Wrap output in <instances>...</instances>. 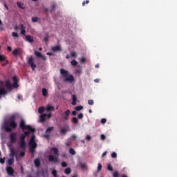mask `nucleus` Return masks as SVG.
<instances>
[{
  "label": "nucleus",
  "instance_id": "f257e3e1",
  "mask_svg": "<svg viewBox=\"0 0 177 177\" xmlns=\"http://www.w3.org/2000/svg\"><path fill=\"white\" fill-rule=\"evenodd\" d=\"M12 129L17 128V123L16 122V115H12L9 119L4 122V129L6 132H12Z\"/></svg>",
  "mask_w": 177,
  "mask_h": 177
},
{
  "label": "nucleus",
  "instance_id": "f03ea898",
  "mask_svg": "<svg viewBox=\"0 0 177 177\" xmlns=\"http://www.w3.org/2000/svg\"><path fill=\"white\" fill-rule=\"evenodd\" d=\"M19 128H21L22 131H27L24 132V135L27 138L30 133L35 132V129L31 127L30 125H26L24 120H21L19 122Z\"/></svg>",
  "mask_w": 177,
  "mask_h": 177
},
{
  "label": "nucleus",
  "instance_id": "7ed1b4c3",
  "mask_svg": "<svg viewBox=\"0 0 177 177\" xmlns=\"http://www.w3.org/2000/svg\"><path fill=\"white\" fill-rule=\"evenodd\" d=\"M13 84L10 83V80H6L5 82V86L7 89V91H12V88H19V80L17 79V77L14 76L12 77Z\"/></svg>",
  "mask_w": 177,
  "mask_h": 177
},
{
  "label": "nucleus",
  "instance_id": "20e7f679",
  "mask_svg": "<svg viewBox=\"0 0 177 177\" xmlns=\"http://www.w3.org/2000/svg\"><path fill=\"white\" fill-rule=\"evenodd\" d=\"M60 74H62V77L65 78V82H70L71 84L75 81L74 76H73V75H69L68 72L66 69H60Z\"/></svg>",
  "mask_w": 177,
  "mask_h": 177
},
{
  "label": "nucleus",
  "instance_id": "39448f33",
  "mask_svg": "<svg viewBox=\"0 0 177 177\" xmlns=\"http://www.w3.org/2000/svg\"><path fill=\"white\" fill-rule=\"evenodd\" d=\"M29 150L32 154H34L35 153V149L38 147V144L35 142V136H32L30 141H29Z\"/></svg>",
  "mask_w": 177,
  "mask_h": 177
},
{
  "label": "nucleus",
  "instance_id": "423d86ee",
  "mask_svg": "<svg viewBox=\"0 0 177 177\" xmlns=\"http://www.w3.org/2000/svg\"><path fill=\"white\" fill-rule=\"evenodd\" d=\"M26 138L24 134H21L19 136V147L22 150H26Z\"/></svg>",
  "mask_w": 177,
  "mask_h": 177
},
{
  "label": "nucleus",
  "instance_id": "0eeeda50",
  "mask_svg": "<svg viewBox=\"0 0 177 177\" xmlns=\"http://www.w3.org/2000/svg\"><path fill=\"white\" fill-rule=\"evenodd\" d=\"M70 114H71V111L70 109L66 110L64 113H62L61 118L63 121H68L70 118Z\"/></svg>",
  "mask_w": 177,
  "mask_h": 177
},
{
  "label": "nucleus",
  "instance_id": "6e6552de",
  "mask_svg": "<svg viewBox=\"0 0 177 177\" xmlns=\"http://www.w3.org/2000/svg\"><path fill=\"white\" fill-rule=\"evenodd\" d=\"M28 64H29V66H30L32 70L34 71V70H35V68H37V65H35V64L34 63V58L32 57V56H30L28 59Z\"/></svg>",
  "mask_w": 177,
  "mask_h": 177
},
{
  "label": "nucleus",
  "instance_id": "1a4fd4ad",
  "mask_svg": "<svg viewBox=\"0 0 177 177\" xmlns=\"http://www.w3.org/2000/svg\"><path fill=\"white\" fill-rule=\"evenodd\" d=\"M50 117H52V114H46V113H43L40 115V120H39V122H41V124H44V122H45L46 121V118H50Z\"/></svg>",
  "mask_w": 177,
  "mask_h": 177
},
{
  "label": "nucleus",
  "instance_id": "9d476101",
  "mask_svg": "<svg viewBox=\"0 0 177 177\" xmlns=\"http://www.w3.org/2000/svg\"><path fill=\"white\" fill-rule=\"evenodd\" d=\"M6 171L8 175H9V176H15V170L13 169V168H12V167H6Z\"/></svg>",
  "mask_w": 177,
  "mask_h": 177
},
{
  "label": "nucleus",
  "instance_id": "9b49d317",
  "mask_svg": "<svg viewBox=\"0 0 177 177\" xmlns=\"http://www.w3.org/2000/svg\"><path fill=\"white\" fill-rule=\"evenodd\" d=\"M17 134L15 132H12L10 134V140L11 143H16Z\"/></svg>",
  "mask_w": 177,
  "mask_h": 177
},
{
  "label": "nucleus",
  "instance_id": "f8f14e48",
  "mask_svg": "<svg viewBox=\"0 0 177 177\" xmlns=\"http://www.w3.org/2000/svg\"><path fill=\"white\" fill-rule=\"evenodd\" d=\"M48 161H50V162H59V159L57 157L53 156V155H49Z\"/></svg>",
  "mask_w": 177,
  "mask_h": 177
},
{
  "label": "nucleus",
  "instance_id": "ddd939ff",
  "mask_svg": "<svg viewBox=\"0 0 177 177\" xmlns=\"http://www.w3.org/2000/svg\"><path fill=\"white\" fill-rule=\"evenodd\" d=\"M68 131H70V127H68V125L66 124L64 127H62L60 129V133H66V132H68Z\"/></svg>",
  "mask_w": 177,
  "mask_h": 177
},
{
  "label": "nucleus",
  "instance_id": "4468645a",
  "mask_svg": "<svg viewBox=\"0 0 177 177\" xmlns=\"http://www.w3.org/2000/svg\"><path fill=\"white\" fill-rule=\"evenodd\" d=\"M5 95H8V91L5 89V88H0V99L2 98V96H5Z\"/></svg>",
  "mask_w": 177,
  "mask_h": 177
},
{
  "label": "nucleus",
  "instance_id": "2eb2a0df",
  "mask_svg": "<svg viewBox=\"0 0 177 177\" xmlns=\"http://www.w3.org/2000/svg\"><path fill=\"white\" fill-rule=\"evenodd\" d=\"M10 157H11V158H13V157H17V151H15V149H10Z\"/></svg>",
  "mask_w": 177,
  "mask_h": 177
},
{
  "label": "nucleus",
  "instance_id": "dca6fc26",
  "mask_svg": "<svg viewBox=\"0 0 177 177\" xmlns=\"http://www.w3.org/2000/svg\"><path fill=\"white\" fill-rule=\"evenodd\" d=\"M34 53H35V56H37V57H40L41 59H44V60H45L46 59L45 55H42V54L38 51H35Z\"/></svg>",
  "mask_w": 177,
  "mask_h": 177
},
{
  "label": "nucleus",
  "instance_id": "f3484780",
  "mask_svg": "<svg viewBox=\"0 0 177 177\" xmlns=\"http://www.w3.org/2000/svg\"><path fill=\"white\" fill-rule=\"evenodd\" d=\"M72 106H75L77 104V96L74 94L72 95Z\"/></svg>",
  "mask_w": 177,
  "mask_h": 177
},
{
  "label": "nucleus",
  "instance_id": "a211bd4d",
  "mask_svg": "<svg viewBox=\"0 0 177 177\" xmlns=\"http://www.w3.org/2000/svg\"><path fill=\"white\" fill-rule=\"evenodd\" d=\"M51 151H53L54 154H55V156H57V157H59V149L56 148V147H53L51 148Z\"/></svg>",
  "mask_w": 177,
  "mask_h": 177
},
{
  "label": "nucleus",
  "instance_id": "6ab92c4d",
  "mask_svg": "<svg viewBox=\"0 0 177 177\" xmlns=\"http://www.w3.org/2000/svg\"><path fill=\"white\" fill-rule=\"evenodd\" d=\"M26 41H28V42H30V44H32V42H34V38L31 37V35H26Z\"/></svg>",
  "mask_w": 177,
  "mask_h": 177
},
{
  "label": "nucleus",
  "instance_id": "aec40b11",
  "mask_svg": "<svg viewBox=\"0 0 177 177\" xmlns=\"http://www.w3.org/2000/svg\"><path fill=\"white\" fill-rule=\"evenodd\" d=\"M52 50L53 52H59V50H62V47L60 46H55L52 48Z\"/></svg>",
  "mask_w": 177,
  "mask_h": 177
},
{
  "label": "nucleus",
  "instance_id": "412c9836",
  "mask_svg": "<svg viewBox=\"0 0 177 177\" xmlns=\"http://www.w3.org/2000/svg\"><path fill=\"white\" fill-rule=\"evenodd\" d=\"M12 55H13V56H19V55H20V49H19V48H15V49L12 51Z\"/></svg>",
  "mask_w": 177,
  "mask_h": 177
},
{
  "label": "nucleus",
  "instance_id": "4be33fe9",
  "mask_svg": "<svg viewBox=\"0 0 177 177\" xmlns=\"http://www.w3.org/2000/svg\"><path fill=\"white\" fill-rule=\"evenodd\" d=\"M46 111H55V106L48 104L46 106Z\"/></svg>",
  "mask_w": 177,
  "mask_h": 177
},
{
  "label": "nucleus",
  "instance_id": "5701e85b",
  "mask_svg": "<svg viewBox=\"0 0 177 177\" xmlns=\"http://www.w3.org/2000/svg\"><path fill=\"white\" fill-rule=\"evenodd\" d=\"M34 164H35V167H37V168H38L41 165V161L38 158L35 159L34 160Z\"/></svg>",
  "mask_w": 177,
  "mask_h": 177
},
{
  "label": "nucleus",
  "instance_id": "b1692460",
  "mask_svg": "<svg viewBox=\"0 0 177 177\" xmlns=\"http://www.w3.org/2000/svg\"><path fill=\"white\" fill-rule=\"evenodd\" d=\"M15 30H26V26H24L23 24H20L19 26L15 27Z\"/></svg>",
  "mask_w": 177,
  "mask_h": 177
},
{
  "label": "nucleus",
  "instance_id": "393cba45",
  "mask_svg": "<svg viewBox=\"0 0 177 177\" xmlns=\"http://www.w3.org/2000/svg\"><path fill=\"white\" fill-rule=\"evenodd\" d=\"M80 167L82 169H86V168H88V167L86 166V164L84 162H80Z\"/></svg>",
  "mask_w": 177,
  "mask_h": 177
},
{
  "label": "nucleus",
  "instance_id": "a878e982",
  "mask_svg": "<svg viewBox=\"0 0 177 177\" xmlns=\"http://www.w3.org/2000/svg\"><path fill=\"white\" fill-rule=\"evenodd\" d=\"M5 57H6V58H5V60L3 61V62H4L1 64V66H2L3 67H5V66H8V64H9V60L6 59V56H5Z\"/></svg>",
  "mask_w": 177,
  "mask_h": 177
},
{
  "label": "nucleus",
  "instance_id": "bb28decb",
  "mask_svg": "<svg viewBox=\"0 0 177 177\" xmlns=\"http://www.w3.org/2000/svg\"><path fill=\"white\" fill-rule=\"evenodd\" d=\"M64 174H66V175H70V174H71V169L70 167L66 168L64 171Z\"/></svg>",
  "mask_w": 177,
  "mask_h": 177
},
{
  "label": "nucleus",
  "instance_id": "cd10ccee",
  "mask_svg": "<svg viewBox=\"0 0 177 177\" xmlns=\"http://www.w3.org/2000/svg\"><path fill=\"white\" fill-rule=\"evenodd\" d=\"M41 92L43 96H48V90L46 88H42Z\"/></svg>",
  "mask_w": 177,
  "mask_h": 177
},
{
  "label": "nucleus",
  "instance_id": "c85d7f7f",
  "mask_svg": "<svg viewBox=\"0 0 177 177\" xmlns=\"http://www.w3.org/2000/svg\"><path fill=\"white\" fill-rule=\"evenodd\" d=\"M53 129H55V127H48L46 131V133H50Z\"/></svg>",
  "mask_w": 177,
  "mask_h": 177
},
{
  "label": "nucleus",
  "instance_id": "c756f323",
  "mask_svg": "<svg viewBox=\"0 0 177 177\" xmlns=\"http://www.w3.org/2000/svg\"><path fill=\"white\" fill-rule=\"evenodd\" d=\"M8 165H12V164H13V162H15V158H11L8 159Z\"/></svg>",
  "mask_w": 177,
  "mask_h": 177
},
{
  "label": "nucleus",
  "instance_id": "7c9ffc66",
  "mask_svg": "<svg viewBox=\"0 0 177 177\" xmlns=\"http://www.w3.org/2000/svg\"><path fill=\"white\" fill-rule=\"evenodd\" d=\"M44 111H45V108L44 106L39 107L38 109V112L39 113V114H42Z\"/></svg>",
  "mask_w": 177,
  "mask_h": 177
},
{
  "label": "nucleus",
  "instance_id": "2f4dec72",
  "mask_svg": "<svg viewBox=\"0 0 177 177\" xmlns=\"http://www.w3.org/2000/svg\"><path fill=\"white\" fill-rule=\"evenodd\" d=\"M69 153L72 156H75V150H74V149H73V148L69 149Z\"/></svg>",
  "mask_w": 177,
  "mask_h": 177
},
{
  "label": "nucleus",
  "instance_id": "473e14b6",
  "mask_svg": "<svg viewBox=\"0 0 177 177\" xmlns=\"http://www.w3.org/2000/svg\"><path fill=\"white\" fill-rule=\"evenodd\" d=\"M82 109H84V106H75V110H76V111H81V110H82Z\"/></svg>",
  "mask_w": 177,
  "mask_h": 177
},
{
  "label": "nucleus",
  "instance_id": "72a5a7b5",
  "mask_svg": "<svg viewBox=\"0 0 177 177\" xmlns=\"http://www.w3.org/2000/svg\"><path fill=\"white\" fill-rule=\"evenodd\" d=\"M5 59H6L5 55H1V54L0 53V62H1V63L5 62Z\"/></svg>",
  "mask_w": 177,
  "mask_h": 177
},
{
  "label": "nucleus",
  "instance_id": "f704fd0d",
  "mask_svg": "<svg viewBox=\"0 0 177 177\" xmlns=\"http://www.w3.org/2000/svg\"><path fill=\"white\" fill-rule=\"evenodd\" d=\"M82 73V69H81V68H77L75 69V74H81Z\"/></svg>",
  "mask_w": 177,
  "mask_h": 177
},
{
  "label": "nucleus",
  "instance_id": "c9c22d12",
  "mask_svg": "<svg viewBox=\"0 0 177 177\" xmlns=\"http://www.w3.org/2000/svg\"><path fill=\"white\" fill-rule=\"evenodd\" d=\"M71 66H77L78 64V62H77L75 59H73L71 62Z\"/></svg>",
  "mask_w": 177,
  "mask_h": 177
},
{
  "label": "nucleus",
  "instance_id": "e433bc0d",
  "mask_svg": "<svg viewBox=\"0 0 177 177\" xmlns=\"http://www.w3.org/2000/svg\"><path fill=\"white\" fill-rule=\"evenodd\" d=\"M55 9H56V4L53 3L51 5V9L50 10V13H52L55 10Z\"/></svg>",
  "mask_w": 177,
  "mask_h": 177
},
{
  "label": "nucleus",
  "instance_id": "4c0bfd02",
  "mask_svg": "<svg viewBox=\"0 0 177 177\" xmlns=\"http://www.w3.org/2000/svg\"><path fill=\"white\" fill-rule=\"evenodd\" d=\"M49 41V34L46 33L44 37V42H48Z\"/></svg>",
  "mask_w": 177,
  "mask_h": 177
},
{
  "label": "nucleus",
  "instance_id": "58836bf2",
  "mask_svg": "<svg viewBox=\"0 0 177 177\" xmlns=\"http://www.w3.org/2000/svg\"><path fill=\"white\" fill-rule=\"evenodd\" d=\"M51 174L53 176V177H57V171H56L55 169L53 170Z\"/></svg>",
  "mask_w": 177,
  "mask_h": 177
},
{
  "label": "nucleus",
  "instance_id": "ea45409f",
  "mask_svg": "<svg viewBox=\"0 0 177 177\" xmlns=\"http://www.w3.org/2000/svg\"><path fill=\"white\" fill-rule=\"evenodd\" d=\"M38 20H39V18H38L37 17H32V21H33V23H37V21H38Z\"/></svg>",
  "mask_w": 177,
  "mask_h": 177
},
{
  "label": "nucleus",
  "instance_id": "a19ab883",
  "mask_svg": "<svg viewBox=\"0 0 177 177\" xmlns=\"http://www.w3.org/2000/svg\"><path fill=\"white\" fill-rule=\"evenodd\" d=\"M72 122H73V124H78V119L75 117L73 118Z\"/></svg>",
  "mask_w": 177,
  "mask_h": 177
},
{
  "label": "nucleus",
  "instance_id": "79ce46f5",
  "mask_svg": "<svg viewBox=\"0 0 177 177\" xmlns=\"http://www.w3.org/2000/svg\"><path fill=\"white\" fill-rule=\"evenodd\" d=\"M17 5L18 8H20V9H24V8H23V6H22L23 3H21V2L17 1Z\"/></svg>",
  "mask_w": 177,
  "mask_h": 177
},
{
  "label": "nucleus",
  "instance_id": "37998d69",
  "mask_svg": "<svg viewBox=\"0 0 177 177\" xmlns=\"http://www.w3.org/2000/svg\"><path fill=\"white\" fill-rule=\"evenodd\" d=\"M107 169H108V171H111V172H113V167H111V164H108Z\"/></svg>",
  "mask_w": 177,
  "mask_h": 177
},
{
  "label": "nucleus",
  "instance_id": "c03bdc74",
  "mask_svg": "<svg viewBox=\"0 0 177 177\" xmlns=\"http://www.w3.org/2000/svg\"><path fill=\"white\" fill-rule=\"evenodd\" d=\"M88 103L90 106H93V104H95V102H93V100H89L88 101Z\"/></svg>",
  "mask_w": 177,
  "mask_h": 177
},
{
  "label": "nucleus",
  "instance_id": "a18cd8bd",
  "mask_svg": "<svg viewBox=\"0 0 177 177\" xmlns=\"http://www.w3.org/2000/svg\"><path fill=\"white\" fill-rule=\"evenodd\" d=\"M12 37H15V38H19V34H17V32H13L12 33Z\"/></svg>",
  "mask_w": 177,
  "mask_h": 177
},
{
  "label": "nucleus",
  "instance_id": "49530a36",
  "mask_svg": "<svg viewBox=\"0 0 177 177\" xmlns=\"http://www.w3.org/2000/svg\"><path fill=\"white\" fill-rule=\"evenodd\" d=\"M71 57H77V53L76 52H71Z\"/></svg>",
  "mask_w": 177,
  "mask_h": 177
},
{
  "label": "nucleus",
  "instance_id": "de8ad7c7",
  "mask_svg": "<svg viewBox=\"0 0 177 177\" xmlns=\"http://www.w3.org/2000/svg\"><path fill=\"white\" fill-rule=\"evenodd\" d=\"M80 63H85V62H86V59H85V57L80 58Z\"/></svg>",
  "mask_w": 177,
  "mask_h": 177
},
{
  "label": "nucleus",
  "instance_id": "09e8293b",
  "mask_svg": "<svg viewBox=\"0 0 177 177\" xmlns=\"http://www.w3.org/2000/svg\"><path fill=\"white\" fill-rule=\"evenodd\" d=\"M5 160H6V158H0V164H5Z\"/></svg>",
  "mask_w": 177,
  "mask_h": 177
},
{
  "label": "nucleus",
  "instance_id": "8fccbe9b",
  "mask_svg": "<svg viewBox=\"0 0 177 177\" xmlns=\"http://www.w3.org/2000/svg\"><path fill=\"white\" fill-rule=\"evenodd\" d=\"M112 158H117V153L115 152H113L111 153Z\"/></svg>",
  "mask_w": 177,
  "mask_h": 177
},
{
  "label": "nucleus",
  "instance_id": "3c124183",
  "mask_svg": "<svg viewBox=\"0 0 177 177\" xmlns=\"http://www.w3.org/2000/svg\"><path fill=\"white\" fill-rule=\"evenodd\" d=\"M71 140H75V139H77V136H75V134L72 135L71 136Z\"/></svg>",
  "mask_w": 177,
  "mask_h": 177
},
{
  "label": "nucleus",
  "instance_id": "603ef678",
  "mask_svg": "<svg viewBox=\"0 0 177 177\" xmlns=\"http://www.w3.org/2000/svg\"><path fill=\"white\" fill-rule=\"evenodd\" d=\"M89 3V0H86L85 1L82 2V6H85V5H88Z\"/></svg>",
  "mask_w": 177,
  "mask_h": 177
},
{
  "label": "nucleus",
  "instance_id": "864d4df0",
  "mask_svg": "<svg viewBox=\"0 0 177 177\" xmlns=\"http://www.w3.org/2000/svg\"><path fill=\"white\" fill-rule=\"evenodd\" d=\"M78 118L79 120H82V118H84V113H80L78 115Z\"/></svg>",
  "mask_w": 177,
  "mask_h": 177
},
{
  "label": "nucleus",
  "instance_id": "5fc2aeb1",
  "mask_svg": "<svg viewBox=\"0 0 177 177\" xmlns=\"http://www.w3.org/2000/svg\"><path fill=\"white\" fill-rule=\"evenodd\" d=\"M62 167L63 168H66V167H67V163L66 162H62Z\"/></svg>",
  "mask_w": 177,
  "mask_h": 177
},
{
  "label": "nucleus",
  "instance_id": "6e6d98bb",
  "mask_svg": "<svg viewBox=\"0 0 177 177\" xmlns=\"http://www.w3.org/2000/svg\"><path fill=\"white\" fill-rule=\"evenodd\" d=\"M113 177H118L119 176V174L118 171H115L113 174Z\"/></svg>",
  "mask_w": 177,
  "mask_h": 177
},
{
  "label": "nucleus",
  "instance_id": "4d7b16f0",
  "mask_svg": "<svg viewBox=\"0 0 177 177\" xmlns=\"http://www.w3.org/2000/svg\"><path fill=\"white\" fill-rule=\"evenodd\" d=\"M102 164L99 163L97 167V171H102Z\"/></svg>",
  "mask_w": 177,
  "mask_h": 177
},
{
  "label": "nucleus",
  "instance_id": "13d9d810",
  "mask_svg": "<svg viewBox=\"0 0 177 177\" xmlns=\"http://www.w3.org/2000/svg\"><path fill=\"white\" fill-rule=\"evenodd\" d=\"M100 138L102 140H106V136L104 134H102Z\"/></svg>",
  "mask_w": 177,
  "mask_h": 177
},
{
  "label": "nucleus",
  "instance_id": "bf43d9fd",
  "mask_svg": "<svg viewBox=\"0 0 177 177\" xmlns=\"http://www.w3.org/2000/svg\"><path fill=\"white\" fill-rule=\"evenodd\" d=\"M106 122H107V120L104 118H102L101 120V124H106Z\"/></svg>",
  "mask_w": 177,
  "mask_h": 177
},
{
  "label": "nucleus",
  "instance_id": "052dcab7",
  "mask_svg": "<svg viewBox=\"0 0 177 177\" xmlns=\"http://www.w3.org/2000/svg\"><path fill=\"white\" fill-rule=\"evenodd\" d=\"M20 157H24V156H26V152L22 151L19 153Z\"/></svg>",
  "mask_w": 177,
  "mask_h": 177
},
{
  "label": "nucleus",
  "instance_id": "680f3d73",
  "mask_svg": "<svg viewBox=\"0 0 177 177\" xmlns=\"http://www.w3.org/2000/svg\"><path fill=\"white\" fill-rule=\"evenodd\" d=\"M21 35H26V29L21 30Z\"/></svg>",
  "mask_w": 177,
  "mask_h": 177
},
{
  "label": "nucleus",
  "instance_id": "e2e57ef3",
  "mask_svg": "<svg viewBox=\"0 0 177 177\" xmlns=\"http://www.w3.org/2000/svg\"><path fill=\"white\" fill-rule=\"evenodd\" d=\"M86 140H91V139H92V137H91V136H89V135H87L86 136Z\"/></svg>",
  "mask_w": 177,
  "mask_h": 177
},
{
  "label": "nucleus",
  "instance_id": "0e129e2a",
  "mask_svg": "<svg viewBox=\"0 0 177 177\" xmlns=\"http://www.w3.org/2000/svg\"><path fill=\"white\" fill-rule=\"evenodd\" d=\"M44 12L45 13H48V12H49V9H48V8H44Z\"/></svg>",
  "mask_w": 177,
  "mask_h": 177
},
{
  "label": "nucleus",
  "instance_id": "69168bd1",
  "mask_svg": "<svg viewBox=\"0 0 177 177\" xmlns=\"http://www.w3.org/2000/svg\"><path fill=\"white\" fill-rule=\"evenodd\" d=\"M7 50H8V52H12V47H10V46H8L7 47Z\"/></svg>",
  "mask_w": 177,
  "mask_h": 177
},
{
  "label": "nucleus",
  "instance_id": "338daca9",
  "mask_svg": "<svg viewBox=\"0 0 177 177\" xmlns=\"http://www.w3.org/2000/svg\"><path fill=\"white\" fill-rule=\"evenodd\" d=\"M72 115H77V111H72Z\"/></svg>",
  "mask_w": 177,
  "mask_h": 177
},
{
  "label": "nucleus",
  "instance_id": "774afa93",
  "mask_svg": "<svg viewBox=\"0 0 177 177\" xmlns=\"http://www.w3.org/2000/svg\"><path fill=\"white\" fill-rule=\"evenodd\" d=\"M107 155V151H105L102 153V157H105Z\"/></svg>",
  "mask_w": 177,
  "mask_h": 177
}]
</instances>
